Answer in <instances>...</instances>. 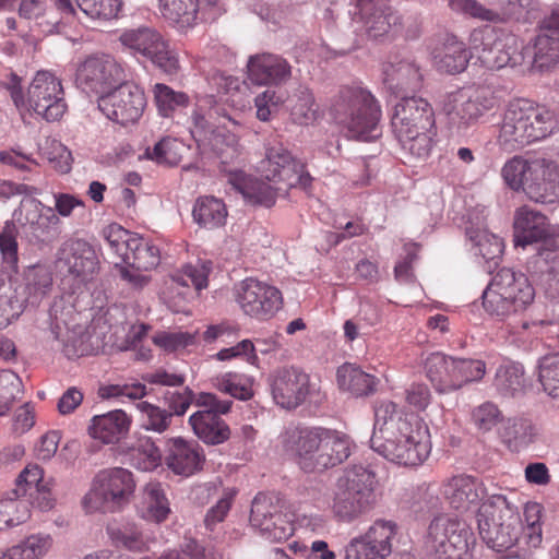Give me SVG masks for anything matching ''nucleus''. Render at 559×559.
Masks as SVG:
<instances>
[{
    "label": "nucleus",
    "instance_id": "9d476101",
    "mask_svg": "<svg viewBox=\"0 0 559 559\" xmlns=\"http://www.w3.org/2000/svg\"><path fill=\"white\" fill-rule=\"evenodd\" d=\"M195 405L202 409L193 413L189 424L194 435L206 444H221L230 436L229 427L219 417L227 414L231 400H221L213 393L202 392L195 399Z\"/></svg>",
    "mask_w": 559,
    "mask_h": 559
},
{
    "label": "nucleus",
    "instance_id": "c756f323",
    "mask_svg": "<svg viewBox=\"0 0 559 559\" xmlns=\"http://www.w3.org/2000/svg\"><path fill=\"white\" fill-rule=\"evenodd\" d=\"M548 235L547 218L539 212L524 206L516 211L514 217V243L526 246L544 240Z\"/></svg>",
    "mask_w": 559,
    "mask_h": 559
},
{
    "label": "nucleus",
    "instance_id": "6e6552de",
    "mask_svg": "<svg viewBox=\"0 0 559 559\" xmlns=\"http://www.w3.org/2000/svg\"><path fill=\"white\" fill-rule=\"evenodd\" d=\"M475 543L474 533L465 522L438 516L428 526L425 548L433 559H473Z\"/></svg>",
    "mask_w": 559,
    "mask_h": 559
},
{
    "label": "nucleus",
    "instance_id": "cd10ccee",
    "mask_svg": "<svg viewBox=\"0 0 559 559\" xmlns=\"http://www.w3.org/2000/svg\"><path fill=\"white\" fill-rule=\"evenodd\" d=\"M205 462L202 448L194 441L181 437L168 440L167 466L176 474L190 476L201 471Z\"/></svg>",
    "mask_w": 559,
    "mask_h": 559
},
{
    "label": "nucleus",
    "instance_id": "ea45409f",
    "mask_svg": "<svg viewBox=\"0 0 559 559\" xmlns=\"http://www.w3.org/2000/svg\"><path fill=\"white\" fill-rule=\"evenodd\" d=\"M192 215L200 226L213 229L224 225L227 211L221 200L214 197H204L198 199Z\"/></svg>",
    "mask_w": 559,
    "mask_h": 559
},
{
    "label": "nucleus",
    "instance_id": "4be33fe9",
    "mask_svg": "<svg viewBox=\"0 0 559 559\" xmlns=\"http://www.w3.org/2000/svg\"><path fill=\"white\" fill-rule=\"evenodd\" d=\"M250 523L272 539L289 536L290 526H286L278 500L265 493H258L251 504Z\"/></svg>",
    "mask_w": 559,
    "mask_h": 559
},
{
    "label": "nucleus",
    "instance_id": "b1692460",
    "mask_svg": "<svg viewBox=\"0 0 559 559\" xmlns=\"http://www.w3.org/2000/svg\"><path fill=\"white\" fill-rule=\"evenodd\" d=\"M248 79L257 85H282L292 76V66L280 55L263 52L251 56Z\"/></svg>",
    "mask_w": 559,
    "mask_h": 559
},
{
    "label": "nucleus",
    "instance_id": "aec40b11",
    "mask_svg": "<svg viewBox=\"0 0 559 559\" xmlns=\"http://www.w3.org/2000/svg\"><path fill=\"white\" fill-rule=\"evenodd\" d=\"M391 124L394 134L431 130L435 127L433 109L421 97L402 96L394 107Z\"/></svg>",
    "mask_w": 559,
    "mask_h": 559
},
{
    "label": "nucleus",
    "instance_id": "13d9d810",
    "mask_svg": "<svg viewBox=\"0 0 559 559\" xmlns=\"http://www.w3.org/2000/svg\"><path fill=\"white\" fill-rule=\"evenodd\" d=\"M534 59L540 67L559 61V36L539 31L534 44Z\"/></svg>",
    "mask_w": 559,
    "mask_h": 559
},
{
    "label": "nucleus",
    "instance_id": "864d4df0",
    "mask_svg": "<svg viewBox=\"0 0 559 559\" xmlns=\"http://www.w3.org/2000/svg\"><path fill=\"white\" fill-rule=\"evenodd\" d=\"M326 448L324 453L331 456L330 462L323 464V471L343 463L350 455V439L344 432L325 428Z\"/></svg>",
    "mask_w": 559,
    "mask_h": 559
},
{
    "label": "nucleus",
    "instance_id": "49530a36",
    "mask_svg": "<svg viewBox=\"0 0 559 559\" xmlns=\"http://www.w3.org/2000/svg\"><path fill=\"white\" fill-rule=\"evenodd\" d=\"M159 261V249L136 236L131 242L130 262L124 264L138 271H150L156 267Z\"/></svg>",
    "mask_w": 559,
    "mask_h": 559
},
{
    "label": "nucleus",
    "instance_id": "4c0bfd02",
    "mask_svg": "<svg viewBox=\"0 0 559 559\" xmlns=\"http://www.w3.org/2000/svg\"><path fill=\"white\" fill-rule=\"evenodd\" d=\"M170 512L168 500L159 483H148L143 489L141 516L160 523Z\"/></svg>",
    "mask_w": 559,
    "mask_h": 559
},
{
    "label": "nucleus",
    "instance_id": "6ab92c4d",
    "mask_svg": "<svg viewBox=\"0 0 559 559\" xmlns=\"http://www.w3.org/2000/svg\"><path fill=\"white\" fill-rule=\"evenodd\" d=\"M271 388L273 400L277 405L294 409L310 394V377L295 367L282 368L273 376Z\"/></svg>",
    "mask_w": 559,
    "mask_h": 559
},
{
    "label": "nucleus",
    "instance_id": "f704fd0d",
    "mask_svg": "<svg viewBox=\"0 0 559 559\" xmlns=\"http://www.w3.org/2000/svg\"><path fill=\"white\" fill-rule=\"evenodd\" d=\"M537 435L533 423L523 417L509 418L500 430L502 441L512 451H520L530 445Z\"/></svg>",
    "mask_w": 559,
    "mask_h": 559
},
{
    "label": "nucleus",
    "instance_id": "603ef678",
    "mask_svg": "<svg viewBox=\"0 0 559 559\" xmlns=\"http://www.w3.org/2000/svg\"><path fill=\"white\" fill-rule=\"evenodd\" d=\"M451 10L460 15L481 22L501 23L498 9L483 4L478 0H450Z\"/></svg>",
    "mask_w": 559,
    "mask_h": 559
},
{
    "label": "nucleus",
    "instance_id": "79ce46f5",
    "mask_svg": "<svg viewBox=\"0 0 559 559\" xmlns=\"http://www.w3.org/2000/svg\"><path fill=\"white\" fill-rule=\"evenodd\" d=\"M52 538L49 534H32L7 550L9 559H40L51 548Z\"/></svg>",
    "mask_w": 559,
    "mask_h": 559
},
{
    "label": "nucleus",
    "instance_id": "58836bf2",
    "mask_svg": "<svg viewBox=\"0 0 559 559\" xmlns=\"http://www.w3.org/2000/svg\"><path fill=\"white\" fill-rule=\"evenodd\" d=\"M119 39L124 47L146 58L156 47H162L164 40L155 29L144 26L124 31Z\"/></svg>",
    "mask_w": 559,
    "mask_h": 559
},
{
    "label": "nucleus",
    "instance_id": "0eeeda50",
    "mask_svg": "<svg viewBox=\"0 0 559 559\" xmlns=\"http://www.w3.org/2000/svg\"><path fill=\"white\" fill-rule=\"evenodd\" d=\"M374 474L356 465L338 477L333 491L332 512L342 522H353L369 512L376 501Z\"/></svg>",
    "mask_w": 559,
    "mask_h": 559
},
{
    "label": "nucleus",
    "instance_id": "338daca9",
    "mask_svg": "<svg viewBox=\"0 0 559 559\" xmlns=\"http://www.w3.org/2000/svg\"><path fill=\"white\" fill-rule=\"evenodd\" d=\"M19 230L13 221L5 222L0 233V252L3 262L11 269H15L19 261L16 236Z\"/></svg>",
    "mask_w": 559,
    "mask_h": 559
},
{
    "label": "nucleus",
    "instance_id": "bf43d9fd",
    "mask_svg": "<svg viewBox=\"0 0 559 559\" xmlns=\"http://www.w3.org/2000/svg\"><path fill=\"white\" fill-rule=\"evenodd\" d=\"M290 116L294 122L308 126L313 123L318 117V106L314 97L308 88H302L296 95L295 103L290 109Z\"/></svg>",
    "mask_w": 559,
    "mask_h": 559
},
{
    "label": "nucleus",
    "instance_id": "dca6fc26",
    "mask_svg": "<svg viewBox=\"0 0 559 559\" xmlns=\"http://www.w3.org/2000/svg\"><path fill=\"white\" fill-rule=\"evenodd\" d=\"M124 80L123 70L110 56L87 58L76 71V83L86 93L102 96Z\"/></svg>",
    "mask_w": 559,
    "mask_h": 559
},
{
    "label": "nucleus",
    "instance_id": "20e7f679",
    "mask_svg": "<svg viewBox=\"0 0 559 559\" xmlns=\"http://www.w3.org/2000/svg\"><path fill=\"white\" fill-rule=\"evenodd\" d=\"M481 298L489 316L506 320L524 311L533 302L535 290L523 273L504 267L492 276Z\"/></svg>",
    "mask_w": 559,
    "mask_h": 559
},
{
    "label": "nucleus",
    "instance_id": "c9c22d12",
    "mask_svg": "<svg viewBox=\"0 0 559 559\" xmlns=\"http://www.w3.org/2000/svg\"><path fill=\"white\" fill-rule=\"evenodd\" d=\"M544 174H548L542 182L532 181L527 185L526 195L539 203L551 204L559 201V167L545 159Z\"/></svg>",
    "mask_w": 559,
    "mask_h": 559
},
{
    "label": "nucleus",
    "instance_id": "ddd939ff",
    "mask_svg": "<svg viewBox=\"0 0 559 559\" xmlns=\"http://www.w3.org/2000/svg\"><path fill=\"white\" fill-rule=\"evenodd\" d=\"M324 427H297L289 432L288 449L304 472H321L323 464L330 462L331 456L324 453Z\"/></svg>",
    "mask_w": 559,
    "mask_h": 559
},
{
    "label": "nucleus",
    "instance_id": "1a4fd4ad",
    "mask_svg": "<svg viewBox=\"0 0 559 559\" xmlns=\"http://www.w3.org/2000/svg\"><path fill=\"white\" fill-rule=\"evenodd\" d=\"M134 489L135 480L130 471L122 467L102 469L84 496L83 507L90 513L99 510L115 512L129 503Z\"/></svg>",
    "mask_w": 559,
    "mask_h": 559
},
{
    "label": "nucleus",
    "instance_id": "bb28decb",
    "mask_svg": "<svg viewBox=\"0 0 559 559\" xmlns=\"http://www.w3.org/2000/svg\"><path fill=\"white\" fill-rule=\"evenodd\" d=\"M59 259L68 272L82 281H87L97 269L94 248L83 239H69L59 250Z\"/></svg>",
    "mask_w": 559,
    "mask_h": 559
},
{
    "label": "nucleus",
    "instance_id": "9b49d317",
    "mask_svg": "<svg viewBox=\"0 0 559 559\" xmlns=\"http://www.w3.org/2000/svg\"><path fill=\"white\" fill-rule=\"evenodd\" d=\"M222 111L223 108L215 107L204 116L195 110L192 114L191 134L199 147L209 143L222 162L228 163L239 154V140L234 133H224L221 130L222 123L218 118Z\"/></svg>",
    "mask_w": 559,
    "mask_h": 559
},
{
    "label": "nucleus",
    "instance_id": "412c9836",
    "mask_svg": "<svg viewBox=\"0 0 559 559\" xmlns=\"http://www.w3.org/2000/svg\"><path fill=\"white\" fill-rule=\"evenodd\" d=\"M440 493L450 508L464 513L480 508L485 488L475 477L461 474L443 480Z\"/></svg>",
    "mask_w": 559,
    "mask_h": 559
},
{
    "label": "nucleus",
    "instance_id": "8fccbe9b",
    "mask_svg": "<svg viewBox=\"0 0 559 559\" xmlns=\"http://www.w3.org/2000/svg\"><path fill=\"white\" fill-rule=\"evenodd\" d=\"M154 100L158 112L169 117L175 110L189 105V96L180 91H175L166 84L157 83L153 87Z\"/></svg>",
    "mask_w": 559,
    "mask_h": 559
},
{
    "label": "nucleus",
    "instance_id": "39448f33",
    "mask_svg": "<svg viewBox=\"0 0 559 559\" xmlns=\"http://www.w3.org/2000/svg\"><path fill=\"white\" fill-rule=\"evenodd\" d=\"M555 128L549 110L534 107L527 99H514L504 111L500 138L515 148L545 139Z\"/></svg>",
    "mask_w": 559,
    "mask_h": 559
},
{
    "label": "nucleus",
    "instance_id": "f03ea898",
    "mask_svg": "<svg viewBox=\"0 0 559 559\" xmlns=\"http://www.w3.org/2000/svg\"><path fill=\"white\" fill-rule=\"evenodd\" d=\"M331 112L350 138L372 141L380 135V106L373 95L361 86H345L335 98Z\"/></svg>",
    "mask_w": 559,
    "mask_h": 559
},
{
    "label": "nucleus",
    "instance_id": "7c9ffc66",
    "mask_svg": "<svg viewBox=\"0 0 559 559\" xmlns=\"http://www.w3.org/2000/svg\"><path fill=\"white\" fill-rule=\"evenodd\" d=\"M162 15L183 29L194 24L199 10L212 8L217 0H158Z\"/></svg>",
    "mask_w": 559,
    "mask_h": 559
},
{
    "label": "nucleus",
    "instance_id": "774afa93",
    "mask_svg": "<svg viewBox=\"0 0 559 559\" xmlns=\"http://www.w3.org/2000/svg\"><path fill=\"white\" fill-rule=\"evenodd\" d=\"M47 484L43 479V469L38 465H28L20 473L14 492L16 497L27 493L33 497V491L43 490Z\"/></svg>",
    "mask_w": 559,
    "mask_h": 559
},
{
    "label": "nucleus",
    "instance_id": "6e6d98bb",
    "mask_svg": "<svg viewBox=\"0 0 559 559\" xmlns=\"http://www.w3.org/2000/svg\"><path fill=\"white\" fill-rule=\"evenodd\" d=\"M207 275L209 270L204 264H187L171 275V288L193 286L195 290H201L207 286Z\"/></svg>",
    "mask_w": 559,
    "mask_h": 559
},
{
    "label": "nucleus",
    "instance_id": "69168bd1",
    "mask_svg": "<svg viewBox=\"0 0 559 559\" xmlns=\"http://www.w3.org/2000/svg\"><path fill=\"white\" fill-rule=\"evenodd\" d=\"M44 0H21L19 15L26 20H34L39 26L46 25L50 31L59 22L50 16Z\"/></svg>",
    "mask_w": 559,
    "mask_h": 559
},
{
    "label": "nucleus",
    "instance_id": "f257e3e1",
    "mask_svg": "<svg viewBox=\"0 0 559 559\" xmlns=\"http://www.w3.org/2000/svg\"><path fill=\"white\" fill-rule=\"evenodd\" d=\"M371 448L386 460L403 466H418L429 455L428 429L414 415L404 414L393 402L380 403Z\"/></svg>",
    "mask_w": 559,
    "mask_h": 559
},
{
    "label": "nucleus",
    "instance_id": "f8f14e48",
    "mask_svg": "<svg viewBox=\"0 0 559 559\" xmlns=\"http://www.w3.org/2000/svg\"><path fill=\"white\" fill-rule=\"evenodd\" d=\"M99 110L110 120L121 124L136 121L146 105L144 92L131 82H120L98 97Z\"/></svg>",
    "mask_w": 559,
    "mask_h": 559
},
{
    "label": "nucleus",
    "instance_id": "4468645a",
    "mask_svg": "<svg viewBox=\"0 0 559 559\" xmlns=\"http://www.w3.org/2000/svg\"><path fill=\"white\" fill-rule=\"evenodd\" d=\"M496 105L493 93L488 87L449 94L443 100V111L459 128H467Z\"/></svg>",
    "mask_w": 559,
    "mask_h": 559
},
{
    "label": "nucleus",
    "instance_id": "7ed1b4c3",
    "mask_svg": "<svg viewBox=\"0 0 559 559\" xmlns=\"http://www.w3.org/2000/svg\"><path fill=\"white\" fill-rule=\"evenodd\" d=\"M21 78L11 73L7 82L10 96L20 110L34 111L47 121L59 120L66 112L61 82L50 72L39 71L34 76L27 90L25 99L21 86Z\"/></svg>",
    "mask_w": 559,
    "mask_h": 559
},
{
    "label": "nucleus",
    "instance_id": "37998d69",
    "mask_svg": "<svg viewBox=\"0 0 559 559\" xmlns=\"http://www.w3.org/2000/svg\"><path fill=\"white\" fill-rule=\"evenodd\" d=\"M466 235L473 242L475 254L486 261H495L503 253V241L484 228L466 227Z\"/></svg>",
    "mask_w": 559,
    "mask_h": 559
},
{
    "label": "nucleus",
    "instance_id": "4d7b16f0",
    "mask_svg": "<svg viewBox=\"0 0 559 559\" xmlns=\"http://www.w3.org/2000/svg\"><path fill=\"white\" fill-rule=\"evenodd\" d=\"M538 378L544 391L559 400V354L545 356L539 360Z\"/></svg>",
    "mask_w": 559,
    "mask_h": 559
},
{
    "label": "nucleus",
    "instance_id": "680f3d73",
    "mask_svg": "<svg viewBox=\"0 0 559 559\" xmlns=\"http://www.w3.org/2000/svg\"><path fill=\"white\" fill-rule=\"evenodd\" d=\"M136 407L142 413V427L145 430L163 433L169 428L173 417L165 408L148 402H140Z\"/></svg>",
    "mask_w": 559,
    "mask_h": 559
},
{
    "label": "nucleus",
    "instance_id": "052dcab7",
    "mask_svg": "<svg viewBox=\"0 0 559 559\" xmlns=\"http://www.w3.org/2000/svg\"><path fill=\"white\" fill-rule=\"evenodd\" d=\"M28 518L29 510L25 501L13 498L0 501V531L17 526Z\"/></svg>",
    "mask_w": 559,
    "mask_h": 559
},
{
    "label": "nucleus",
    "instance_id": "0e129e2a",
    "mask_svg": "<svg viewBox=\"0 0 559 559\" xmlns=\"http://www.w3.org/2000/svg\"><path fill=\"white\" fill-rule=\"evenodd\" d=\"M80 10L92 19L110 20L118 15L121 0H75Z\"/></svg>",
    "mask_w": 559,
    "mask_h": 559
},
{
    "label": "nucleus",
    "instance_id": "de8ad7c7",
    "mask_svg": "<svg viewBox=\"0 0 559 559\" xmlns=\"http://www.w3.org/2000/svg\"><path fill=\"white\" fill-rule=\"evenodd\" d=\"M212 383L219 392L241 401L253 396L250 379L237 372L218 374L212 379Z\"/></svg>",
    "mask_w": 559,
    "mask_h": 559
},
{
    "label": "nucleus",
    "instance_id": "c85d7f7f",
    "mask_svg": "<svg viewBox=\"0 0 559 559\" xmlns=\"http://www.w3.org/2000/svg\"><path fill=\"white\" fill-rule=\"evenodd\" d=\"M424 370L437 393L447 394L457 390L455 357L431 353L424 361Z\"/></svg>",
    "mask_w": 559,
    "mask_h": 559
},
{
    "label": "nucleus",
    "instance_id": "09e8293b",
    "mask_svg": "<svg viewBox=\"0 0 559 559\" xmlns=\"http://www.w3.org/2000/svg\"><path fill=\"white\" fill-rule=\"evenodd\" d=\"M128 456L130 465L143 472L153 471L162 461L159 449L150 438L140 439Z\"/></svg>",
    "mask_w": 559,
    "mask_h": 559
},
{
    "label": "nucleus",
    "instance_id": "3c124183",
    "mask_svg": "<svg viewBox=\"0 0 559 559\" xmlns=\"http://www.w3.org/2000/svg\"><path fill=\"white\" fill-rule=\"evenodd\" d=\"M109 536L117 547L134 552L148 549V544L142 531L135 524H126L116 528H108Z\"/></svg>",
    "mask_w": 559,
    "mask_h": 559
},
{
    "label": "nucleus",
    "instance_id": "423d86ee",
    "mask_svg": "<svg viewBox=\"0 0 559 559\" xmlns=\"http://www.w3.org/2000/svg\"><path fill=\"white\" fill-rule=\"evenodd\" d=\"M477 523L481 539L496 551L512 548L523 530L519 512L502 495H492L480 504Z\"/></svg>",
    "mask_w": 559,
    "mask_h": 559
},
{
    "label": "nucleus",
    "instance_id": "f3484780",
    "mask_svg": "<svg viewBox=\"0 0 559 559\" xmlns=\"http://www.w3.org/2000/svg\"><path fill=\"white\" fill-rule=\"evenodd\" d=\"M260 169L265 179L283 182L287 188L297 186L307 188L311 181L309 174L304 171V165L282 144L266 147L265 158L261 160Z\"/></svg>",
    "mask_w": 559,
    "mask_h": 559
},
{
    "label": "nucleus",
    "instance_id": "393cba45",
    "mask_svg": "<svg viewBox=\"0 0 559 559\" xmlns=\"http://www.w3.org/2000/svg\"><path fill=\"white\" fill-rule=\"evenodd\" d=\"M383 83L396 96H407L421 87L420 67L411 58H394L383 66Z\"/></svg>",
    "mask_w": 559,
    "mask_h": 559
},
{
    "label": "nucleus",
    "instance_id": "5701e85b",
    "mask_svg": "<svg viewBox=\"0 0 559 559\" xmlns=\"http://www.w3.org/2000/svg\"><path fill=\"white\" fill-rule=\"evenodd\" d=\"M13 218L25 228L32 241L47 242L55 237V226L59 223L57 215L41 214V203L36 199L21 201L20 207L14 211Z\"/></svg>",
    "mask_w": 559,
    "mask_h": 559
},
{
    "label": "nucleus",
    "instance_id": "a878e982",
    "mask_svg": "<svg viewBox=\"0 0 559 559\" xmlns=\"http://www.w3.org/2000/svg\"><path fill=\"white\" fill-rule=\"evenodd\" d=\"M360 15L364 31L372 39L403 33L405 23L411 20V17L405 19L385 2L370 8L366 7L360 10Z\"/></svg>",
    "mask_w": 559,
    "mask_h": 559
},
{
    "label": "nucleus",
    "instance_id": "2eb2a0df",
    "mask_svg": "<svg viewBox=\"0 0 559 559\" xmlns=\"http://www.w3.org/2000/svg\"><path fill=\"white\" fill-rule=\"evenodd\" d=\"M473 49L488 69L518 64L519 49L513 35H499L493 28H484L472 35Z\"/></svg>",
    "mask_w": 559,
    "mask_h": 559
},
{
    "label": "nucleus",
    "instance_id": "a18cd8bd",
    "mask_svg": "<svg viewBox=\"0 0 559 559\" xmlns=\"http://www.w3.org/2000/svg\"><path fill=\"white\" fill-rule=\"evenodd\" d=\"M436 134L435 126L431 130H415V132L400 133L395 136L404 151L416 158H426L432 150Z\"/></svg>",
    "mask_w": 559,
    "mask_h": 559
},
{
    "label": "nucleus",
    "instance_id": "a211bd4d",
    "mask_svg": "<svg viewBox=\"0 0 559 559\" xmlns=\"http://www.w3.org/2000/svg\"><path fill=\"white\" fill-rule=\"evenodd\" d=\"M236 300L246 314L258 319H269L282 307L281 292L254 278H246L236 286Z\"/></svg>",
    "mask_w": 559,
    "mask_h": 559
},
{
    "label": "nucleus",
    "instance_id": "5fc2aeb1",
    "mask_svg": "<svg viewBox=\"0 0 559 559\" xmlns=\"http://www.w3.org/2000/svg\"><path fill=\"white\" fill-rule=\"evenodd\" d=\"M496 385L503 395L521 393L525 385L523 367L519 364L501 366L496 373Z\"/></svg>",
    "mask_w": 559,
    "mask_h": 559
},
{
    "label": "nucleus",
    "instance_id": "72a5a7b5",
    "mask_svg": "<svg viewBox=\"0 0 559 559\" xmlns=\"http://www.w3.org/2000/svg\"><path fill=\"white\" fill-rule=\"evenodd\" d=\"M336 376L338 388L354 396L369 395L376 390L374 377L362 371L356 365H342L338 367Z\"/></svg>",
    "mask_w": 559,
    "mask_h": 559
},
{
    "label": "nucleus",
    "instance_id": "2f4dec72",
    "mask_svg": "<svg viewBox=\"0 0 559 559\" xmlns=\"http://www.w3.org/2000/svg\"><path fill=\"white\" fill-rule=\"evenodd\" d=\"M545 158L524 159L513 157L504 164L501 175L506 183L513 190L526 193L527 185L532 183L544 171Z\"/></svg>",
    "mask_w": 559,
    "mask_h": 559
},
{
    "label": "nucleus",
    "instance_id": "e433bc0d",
    "mask_svg": "<svg viewBox=\"0 0 559 559\" xmlns=\"http://www.w3.org/2000/svg\"><path fill=\"white\" fill-rule=\"evenodd\" d=\"M102 236L108 245L109 254H112V263L116 267L130 262L131 242L136 235L118 224H110L103 228Z\"/></svg>",
    "mask_w": 559,
    "mask_h": 559
},
{
    "label": "nucleus",
    "instance_id": "473e14b6",
    "mask_svg": "<svg viewBox=\"0 0 559 559\" xmlns=\"http://www.w3.org/2000/svg\"><path fill=\"white\" fill-rule=\"evenodd\" d=\"M130 419L121 409L94 416L88 432L104 443L118 442L129 430Z\"/></svg>",
    "mask_w": 559,
    "mask_h": 559
},
{
    "label": "nucleus",
    "instance_id": "e2e57ef3",
    "mask_svg": "<svg viewBox=\"0 0 559 559\" xmlns=\"http://www.w3.org/2000/svg\"><path fill=\"white\" fill-rule=\"evenodd\" d=\"M245 200L253 205H261L271 207L276 202L277 192L266 182H250L243 185H236Z\"/></svg>",
    "mask_w": 559,
    "mask_h": 559
},
{
    "label": "nucleus",
    "instance_id": "a19ab883",
    "mask_svg": "<svg viewBox=\"0 0 559 559\" xmlns=\"http://www.w3.org/2000/svg\"><path fill=\"white\" fill-rule=\"evenodd\" d=\"M440 70L454 74L462 72L468 63V52L464 44L455 36H449L443 45L442 51L436 56Z\"/></svg>",
    "mask_w": 559,
    "mask_h": 559
},
{
    "label": "nucleus",
    "instance_id": "c03bdc74",
    "mask_svg": "<svg viewBox=\"0 0 559 559\" xmlns=\"http://www.w3.org/2000/svg\"><path fill=\"white\" fill-rule=\"evenodd\" d=\"M396 532L395 522L380 519L373 522L364 536L383 559L392 552Z\"/></svg>",
    "mask_w": 559,
    "mask_h": 559
}]
</instances>
